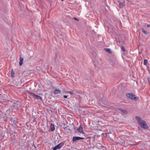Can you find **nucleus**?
I'll list each match as a JSON object with an SVG mask.
<instances>
[{
  "label": "nucleus",
  "mask_w": 150,
  "mask_h": 150,
  "mask_svg": "<svg viewBox=\"0 0 150 150\" xmlns=\"http://www.w3.org/2000/svg\"><path fill=\"white\" fill-rule=\"evenodd\" d=\"M126 96L128 98L134 100L136 101L138 100V98L135 96V95L132 93H127L126 94Z\"/></svg>",
  "instance_id": "f257e3e1"
},
{
  "label": "nucleus",
  "mask_w": 150,
  "mask_h": 150,
  "mask_svg": "<svg viewBox=\"0 0 150 150\" xmlns=\"http://www.w3.org/2000/svg\"><path fill=\"white\" fill-rule=\"evenodd\" d=\"M29 93L31 96L33 97L35 99L42 100V98L40 96L35 95L33 93Z\"/></svg>",
  "instance_id": "f03ea898"
},
{
  "label": "nucleus",
  "mask_w": 150,
  "mask_h": 150,
  "mask_svg": "<svg viewBox=\"0 0 150 150\" xmlns=\"http://www.w3.org/2000/svg\"><path fill=\"white\" fill-rule=\"evenodd\" d=\"M140 125L142 128L145 129H148V126L145 122L144 121H143L142 122L140 123Z\"/></svg>",
  "instance_id": "7ed1b4c3"
},
{
  "label": "nucleus",
  "mask_w": 150,
  "mask_h": 150,
  "mask_svg": "<svg viewBox=\"0 0 150 150\" xmlns=\"http://www.w3.org/2000/svg\"><path fill=\"white\" fill-rule=\"evenodd\" d=\"M84 139V138L81 137H73L72 142H73L80 139Z\"/></svg>",
  "instance_id": "20e7f679"
},
{
  "label": "nucleus",
  "mask_w": 150,
  "mask_h": 150,
  "mask_svg": "<svg viewBox=\"0 0 150 150\" xmlns=\"http://www.w3.org/2000/svg\"><path fill=\"white\" fill-rule=\"evenodd\" d=\"M63 145V144L60 143L53 148V150H56L57 149H59L62 147Z\"/></svg>",
  "instance_id": "39448f33"
},
{
  "label": "nucleus",
  "mask_w": 150,
  "mask_h": 150,
  "mask_svg": "<svg viewBox=\"0 0 150 150\" xmlns=\"http://www.w3.org/2000/svg\"><path fill=\"white\" fill-rule=\"evenodd\" d=\"M119 3V7L121 8L125 6V1L124 0H122L121 2H118Z\"/></svg>",
  "instance_id": "423d86ee"
},
{
  "label": "nucleus",
  "mask_w": 150,
  "mask_h": 150,
  "mask_svg": "<svg viewBox=\"0 0 150 150\" xmlns=\"http://www.w3.org/2000/svg\"><path fill=\"white\" fill-rule=\"evenodd\" d=\"M77 130L80 133H83V127L81 125H80L79 128L77 129Z\"/></svg>",
  "instance_id": "0eeeda50"
},
{
  "label": "nucleus",
  "mask_w": 150,
  "mask_h": 150,
  "mask_svg": "<svg viewBox=\"0 0 150 150\" xmlns=\"http://www.w3.org/2000/svg\"><path fill=\"white\" fill-rule=\"evenodd\" d=\"M135 118L140 124L141 123H142V122L143 121L142 120V118L138 116H136Z\"/></svg>",
  "instance_id": "6e6552de"
},
{
  "label": "nucleus",
  "mask_w": 150,
  "mask_h": 150,
  "mask_svg": "<svg viewBox=\"0 0 150 150\" xmlns=\"http://www.w3.org/2000/svg\"><path fill=\"white\" fill-rule=\"evenodd\" d=\"M14 105L13 106L15 108H17L19 106V102H13Z\"/></svg>",
  "instance_id": "1a4fd4ad"
},
{
  "label": "nucleus",
  "mask_w": 150,
  "mask_h": 150,
  "mask_svg": "<svg viewBox=\"0 0 150 150\" xmlns=\"http://www.w3.org/2000/svg\"><path fill=\"white\" fill-rule=\"evenodd\" d=\"M61 93V91L57 89L55 90L54 92V94H57Z\"/></svg>",
  "instance_id": "9d476101"
},
{
  "label": "nucleus",
  "mask_w": 150,
  "mask_h": 150,
  "mask_svg": "<svg viewBox=\"0 0 150 150\" xmlns=\"http://www.w3.org/2000/svg\"><path fill=\"white\" fill-rule=\"evenodd\" d=\"M50 129L51 131H54L55 130V128L54 125L52 124L51 123L50 125Z\"/></svg>",
  "instance_id": "9b49d317"
},
{
  "label": "nucleus",
  "mask_w": 150,
  "mask_h": 150,
  "mask_svg": "<svg viewBox=\"0 0 150 150\" xmlns=\"http://www.w3.org/2000/svg\"><path fill=\"white\" fill-rule=\"evenodd\" d=\"M23 58L21 57H20V59L19 65L21 66L23 64Z\"/></svg>",
  "instance_id": "f8f14e48"
},
{
  "label": "nucleus",
  "mask_w": 150,
  "mask_h": 150,
  "mask_svg": "<svg viewBox=\"0 0 150 150\" xmlns=\"http://www.w3.org/2000/svg\"><path fill=\"white\" fill-rule=\"evenodd\" d=\"M105 50L107 52L109 53H111L112 52L110 49L109 48H105Z\"/></svg>",
  "instance_id": "ddd939ff"
},
{
  "label": "nucleus",
  "mask_w": 150,
  "mask_h": 150,
  "mask_svg": "<svg viewBox=\"0 0 150 150\" xmlns=\"http://www.w3.org/2000/svg\"><path fill=\"white\" fill-rule=\"evenodd\" d=\"M148 62V61L147 59H144V65H146L147 64Z\"/></svg>",
  "instance_id": "4468645a"
},
{
  "label": "nucleus",
  "mask_w": 150,
  "mask_h": 150,
  "mask_svg": "<svg viewBox=\"0 0 150 150\" xmlns=\"http://www.w3.org/2000/svg\"><path fill=\"white\" fill-rule=\"evenodd\" d=\"M142 30L143 32L145 34H148V33L147 31L146 30H144L143 28L142 29Z\"/></svg>",
  "instance_id": "2eb2a0df"
},
{
  "label": "nucleus",
  "mask_w": 150,
  "mask_h": 150,
  "mask_svg": "<svg viewBox=\"0 0 150 150\" xmlns=\"http://www.w3.org/2000/svg\"><path fill=\"white\" fill-rule=\"evenodd\" d=\"M11 77H13L14 76V72H13V69H12L11 70Z\"/></svg>",
  "instance_id": "dca6fc26"
},
{
  "label": "nucleus",
  "mask_w": 150,
  "mask_h": 150,
  "mask_svg": "<svg viewBox=\"0 0 150 150\" xmlns=\"http://www.w3.org/2000/svg\"><path fill=\"white\" fill-rule=\"evenodd\" d=\"M122 112L125 114H127V111L123 110L121 111Z\"/></svg>",
  "instance_id": "f3484780"
},
{
  "label": "nucleus",
  "mask_w": 150,
  "mask_h": 150,
  "mask_svg": "<svg viewBox=\"0 0 150 150\" xmlns=\"http://www.w3.org/2000/svg\"><path fill=\"white\" fill-rule=\"evenodd\" d=\"M121 50L123 51H125V48L123 46H122L121 47Z\"/></svg>",
  "instance_id": "a211bd4d"
},
{
  "label": "nucleus",
  "mask_w": 150,
  "mask_h": 150,
  "mask_svg": "<svg viewBox=\"0 0 150 150\" xmlns=\"http://www.w3.org/2000/svg\"><path fill=\"white\" fill-rule=\"evenodd\" d=\"M67 93H69L71 94H73V92L71 91H67Z\"/></svg>",
  "instance_id": "6ab92c4d"
},
{
  "label": "nucleus",
  "mask_w": 150,
  "mask_h": 150,
  "mask_svg": "<svg viewBox=\"0 0 150 150\" xmlns=\"http://www.w3.org/2000/svg\"><path fill=\"white\" fill-rule=\"evenodd\" d=\"M74 19L77 21H79V19L77 18H74Z\"/></svg>",
  "instance_id": "aec40b11"
},
{
  "label": "nucleus",
  "mask_w": 150,
  "mask_h": 150,
  "mask_svg": "<svg viewBox=\"0 0 150 150\" xmlns=\"http://www.w3.org/2000/svg\"><path fill=\"white\" fill-rule=\"evenodd\" d=\"M64 97L65 98H67V96L66 95H64Z\"/></svg>",
  "instance_id": "412c9836"
},
{
  "label": "nucleus",
  "mask_w": 150,
  "mask_h": 150,
  "mask_svg": "<svg viewBox=\"0 0 150 150\" xmlns=\"http://www.w3.org/2000/svg\"><path fill=\"white\" fill-rule=\"evenodd\" d=\"M1 101L2 103L4 102V100H1Z\"/></svg>",
  "instance_id": "4be33fe9"
},
{
  "label": "nucleus",
  "mask_w": 150,
  "mask_h": 150,
  "mask_svg": "<svg viewBox=\"0 0 150 150\" xmlns=\"http://www.w3.org/2000/svg\"><path fill=\"white\" fill-rule=\"evenodd\" d=\"M147 27L148 28L150 27V25H147Z\"/></svg>",
  "instance_id": "5701e85b"
},
{
  "label": "nucleus",
  "mask_w": 150,
  "mask_h": 150,
  "mask_svg": "<svg viewBox=\"0 0 150 150\" xmlns=\"http://www.w3.org/2000/svg\"><path fill=\"white\" fill-rule=\"evenodd\" d=\"M62 1H63L64 0H61Z\"/></svg>",
  "instance_id": "b1692460"
}]
</instances>
